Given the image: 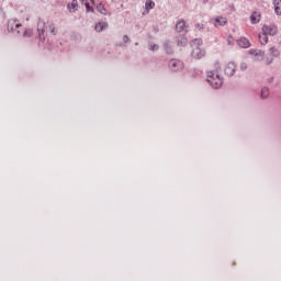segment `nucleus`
Instances as JSON below:
<instances>
[{"mask_svg":"<svg viewBox=\"0 0 281 281\" xmlns=\"http://www.w3.org/2000/svg\"><path fill=\"white\" fill-rule=\"evenodd\" d=\"M203 45V40H193L191 42V57H193L194 60H201L203 57H205V49L201 48Z\"/></svg>","mask_w":281,"mask_h":281,"instance_id":"f257e3e1","label":"nucleus"},{"mask_svg":"<svg viewBox=\"0 0 281 281\" xmlns=\"http://www.w3.org/2000/svg\"><path fill=\"white\" fill-rule=\"evenodd\" d=\"M207 82L213 89H220L223 86V78L214 70L207 72Z\"/></svg>","mask_w":281,"mask_h":281,"instance_id":"f03ea898","label":"nucleus"},{"mask_svg":"<svg viewBox=\"0 0 281 281\" xmlns=\"http://www.w3.org/2000/svg\"><path fill=\"white\" fill-rule=\"evenodd\" d=\"M261 31L262 33L260 34H266L269 36H276L277 33H279V29H277V25H273V24L262 25Z\"/></svg>","mask_w":281,"mask_h":281,"instance_id":"7ed1b4c3","label":"nucleus"},{"mask_svg":"<svg viewBox=\"0 0 281 281\" xmlns=\"http://www.w3.org/2000/svg\"><path fill=\"white\" fill-rule=\"evenodd\" d=\"M168 67H170V70L173 72L181 71L184 68V64L181 60L171 59L168 64Z\"/></svg>","mask_w":281,"mask_h":281,"instance_id":"20e7f679","label":"nucleus"},{"mask_svg":"<svg viewBox=\"0 0 281 281\" xmlns=\"http://www.w3.org/2000/svg\"><path fill=\"white\" fill-rule=\"evenodd\" d=\"M19 27H22V24L20 23L19 20H16V19L9 20V22H8V31L9 32L20 33Z\"/></svg>","mask_w":281,"mask_h":281,"instance_id":"39448f33","label":"nucleus"},{"mask_svg":"<svg viewBox=\"0 0 281 281\" xmlns=\"http://www.w3.org/2000/svg\"><path fill=\"white\" fill-rule=\"evenodd\" d=\"M269 54H270V57L266 58V65H270L273 58L279 57L280 50L276 46H272L269 48Z\"/></svg>","mask_w":281,"mask_h":281,"instance_id":"423d86ee","label":"nucleus"},{"mask_svg":"<svg viewBox=\"0 0 281 281\" xmlns=\"http://www.w3.org/2000/svg\"><path fill=\"white\" fill-rule=\"evenodd\" d=\"M212 24L215 25V27H221L227 24V18L217 16L215 19H212Z\"/></svg>","mask_w":281,"mask_h":281,"instance_id":"0eeeda50","label":"nucleus"},{"mask_svg":"<svg viewBox=\"0 0 281 281\" xmlns=\"http://www.w3.org/2000/svg\"><path fill=\"white\" fill-rule=\"evenodd\" d=\"M45 27H46L45 22L40 20L37 23V32H38L40 38L42 40H45Z\"/></svg>","mask_w":281,"mask_h":281,"instance_id":"6e6552de","label":"nucleus"},{"mask_svg":"<svg viewBox=\"0 0 281 281\" xmlns=\"http://www.w3.org/2000/svg\"><path fill=\"white\" fill-rule=\"evenodd\" d=\"M224 72L228 77L234 76V74H235V64L234 63H228L226 68L224 69Z\"/></svg>","mask_w":281,"mask_h":281,"instance_id":"1a4fd4ad","label":"nucleus"},{"mask_svg":"<svg viewBox=\"0 0 281 281\" xmlns=\"http://www.w3.org/2000/svg\"><path fill=\"white\" fill-rule=\"evenodd\" d=\"M106 27H109V23L99 22V23L95 24L94 31H95L97 33H101V32H103Z\"/></svg>","mask_w":281,"mask_h":281,"instance_id":"9d476101","label":"nucleus"},{"mask_svg":"<svg viewBox=\"0 0 281 281\" xmlns=\"http://www.w3.org/2000/svg\"><path fill=\"white\" fill-rule=\"evenodd\" d=\"M261 14L260 12H252V15H250V22H252L254 25L260 23Z\"/></svg>","mask_w":281,"mask_h":281,"instance_id":"9b49d317","label":"nucleus"},{"mask_svg":"<svg viewBox=\"0 0 281 281\" xmlns=\"http://www.w3.org/2000/svg\"><path fill=\"white\" fill-rule=\"evenodd\" d=\"M238 46L244 48V49H247L250 47V42L248 38L246 37H241V40H238Z\"/></svg>","mask_w":281,"mask_h":281,"instance_id":"f8f14e48","label":"nucleus"},{"mask_svg":"<svg viewBox=\"0 0 281 281\" xmlns=\"http://www.w3.org/2000/svg\"><path fill=\"white\" fill-rule=\"evenodd\" d=\"M273 8L277 15H281V0H273Z\"/></svg>","mask_w":281,"mask_h":281,"instance_id":"ddd939ff","label":"nucleus"},{"mask_svg":"<svg viewBox=\"0 0 281 281\" xmlns=\"http://www.w3.org/2000/svg\"><path fill=\"white\" fill-rule=\"evenodd\" d=\"M186 29V22L184 20L179 21L176 23V32L181 33Z\"/></svg>","mask_w":281,"mask_h":281,"instance_id":"4468645a","label":"nucleus"},{"mask_svg":"<svg viewBox=\"0 0 281 281\" xmlns=\"http://www.w3.org/2000/svg\"><path fill=\"white\" fill-rule=\"evenodd\" d=\"M268 34L260 33L258 35V40L260 41L261 45H267L268 44Z\"/></svg>","mask_w":281,"mask_h":281,"instance_id":"2eb2a0df","label":"nucleus"},{"mask_svg":"<svg viewBox=\"0 0 281 281\" xmlns=\"http://www.w3.org/2000/svg\"><path fill=\"white\" fill-rule=\"evenodd\" d=\"M249 55H255V57H261V58H263L265 53L261 52V50L251 49V50H249Z\"/></svg>","mask_w":281,"mask_h":281,"instance_id":"dca6fc26","label":"nucleus"},{"mask_svg":"<svg viewBox=\"0 0 281 281\" xmlns=\"http://www.w3.org/2000/svg\"><path fill=\"white\" fill-rule=\"evenodd\" d=\"M261 99H268L269 98V88L263 87L260 92Z\"/></svg>","mask_w":281,"mask_h":281,"instance_id":"f3484780","label":"nucleus"},{"mask_svg":"<svg viewBox=\"0 0 281 281\" xmlns=\"http://www.w3.org/2000/svg\"><path fill=\"white\" fill-rule=\"evenodd\" d=\"M154 8H155V2L154 1H151V0L145 1V9L147 10V12L150 11L151 9H154Z\"/></svg>","mask_w":281,"mask_h":281,"instance_id":"a211bd4d","label":"nucleus"},{"mask_svg":"<svg viewBox=\"0 0 281 281\" xmlns=\"http://www.w3.org/2000/svg\"><path fill=\"white\" fill-rule=\"evenodd\" d=\"M97 12H99L100 14L106 15V9H105L104 4H98Z\"/></svg>","mask_w":281,"mask_h":281,"instance_id":"6ab92c4d","label":"nucleus"},{"mask_svg":"<svg viewBox=\"0 0 281 281\" xmlns=\"http://www.w3.org/2000/svg\"><path fill=\"white\" fill-rule=\"evenodd\" d=\"M68 9L69 10H76V9H78V0H72L71 2H70V4H68Z\"/></svg>","mask_w":281,"mask_h":281,"instance_id":"aec40b11","label":"nucleus"},{"mask_svg":"<svg viewBox=\"0 0 281 281\" xmlns=\"http://www.w3.org/2000/svg\"><path fill=\"white\" fill-rule=\"evenodd\" d=\"M33 36V30H31V29H26V30H24V32H23V37H32Z\"/></svg>","mask_w":281,"mask_h":281,"instance_id":"412c9836","label":"nucleus"},{"mask_svg":"<svg viewBox=\"0 0 281 281\" xmlns=\"http://www.w3.org/2000/svg\"><path fill=\"white\" fill-rule=\"evenodd\" d=\"M49 31H50V34H53V36L57 35V29L54 24L49 25Z\"/></svg>","mask_w":281,"mask_h":281,"instance_id":"4be33fe9","label":"nucleus"},{"mask_svg":"<svg viewBox=\"0 0 281 281\" xmlns=\"http://www.w3.org/2000/svg\"><path fill=\"white\" fill-rule=\"evenodd\" d=\"M149 49L155 52V50H158L159 49V46L156 45V44H149Z\"/></svg>","mask_w":281,"mask_h":281,"instance_id":"5701e85b","label":"nucleus"},{"mask_svg":"<svg viewBox=\"0 0 281 281\" xmlns=\"http://www.w3.org/2000/svg\"><path fill=\"white\" fill-rule=\"evenodd\" d=\"M186 44H188V40L187 38H182L181 41L178 42L179 46H184Z\"/></svg>","mask_w":281,"mask_h":281,"instance_id":"b1692460","label":"nucleus"},{"mask_svg":"<svg viewBox=\"0 0 281 281\" xmlns=\"http://www.w3.org/2000/svg\"><path fill=\"white\" fill-rule=\"evenodd\" d=\"M164 47L167 50V54H172V48L169 46V44H165Z\"/></svg>","mask_w":281,"mask_h":281,"instance_id":"393cba45","label":"nucleus"},{"mask_svg":"<svg viewBox=\"0 0 281 281\" xmlns=\"http://www.w3.org/2000/svg\"><path fill=\"white\" fill-rule=\"evenodd\" d=\"M85 7L87 8V12H93V8L89 3L85 4Z\"/></svg>","mask_w":281,"mask_h":281,"instance_id":"a878e982","label":"nucleus"},{"mask_svg":"<svg viewBox=\"0 0 281 281\" xmlns=\"http://www.w3.org/2000/svg\"><path fill=\"white\" fill-rule=\"evenodd\" d=\"M246 68H247L246 64H241V69L246 70Z\"/></svg>","mask_w":281,"mask_h":281,"instance_id":"bb28decb","label":"nucleus"},{"mask_svg":"<svg viewBox=\"0 0 281 281\" xmlns=\"http://www.w3.org/2000/svg\"><path fill=\"white\" fill-rule=\"evenodd\" d=\"M123 41H128V36H123Z\"/></svg>","mask_w":281,"mask_h":281,"instance_id":"cd10ccee","label":"nucleus"},{"mask_svg":"<svg viewBox=\"0 0 281 281\" xmlns=\"http://www.w3.org/2000/svg\"><path fill=\"white\" fill-rule=\"evenodd\" d=\"M215 66H216V68H218L220 67V63H216Z\"/></svg>","mask_w":281,"mask_h":281,"instance_id":"c85d7f7f","label":"nucleus"},{"mask_svg":"<svg viewBox=\"0 0 281 281\" xmlns=\"http://www.w3.org/2000/svg\"><path fill=\"white\" fill-rule=\"evenodd\" d=\"M257 60H260V58H259V57H257Z\"/></svg>","mask_w":281,"mask_h":281,"instance_id":"c756f323","label":"nucleus"}]
</instances>
